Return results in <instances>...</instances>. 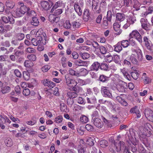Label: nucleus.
I'll use <instances>...</instances> for the list:
<instances>
[{
  "label": "nucleus",
  "instance_id": "nucleus-31",
  "mask_svg": "<svg viewBox=\"0 0 153 153\" xmlns=\"http://www.w3.org/2000/svg\"><path fill=\"white\" fill-rule=\"evenodd\" d=\"M98 3L97 1L93 0L92 2V9L94 11H96L97 12V10L98 7Z\"/></svg>",
  "mask_w": 153,
  "mask_h": 153
},
{
  "label": "nucleus",
  "instance_id": "nucleus-36",
  "mask_svg": "<svg viewBox=\"0 0 153 153\" xmlns=\"http://www.w3.org/2000/svg\"><path fill=\"white\" fill-rule=\"evenodd\" d=\"M138 150L139 153H146V150L145 149L143 146L141 144L138 146Z\"/></svg>",
  "mask_w": 153,
  "mask_h": 153
},
{
  "label": "nucleus",
  "instance_id": "nucleus-33",
  "mask_svg": "<svg viewBox=\"0 0 153 153\" xmlns=\"http://www.w3.org/2000/svg\"><path fill=\"white\" fill-rule=\"evenodd\" d=\"M68 97L70 98H74L76 97L77 96V94L74 92L69 91L67 93Z\"/></svg>",
  "mask_w": 153,
  "mask_h": 153
},
{
  "label": "nucleus",
  "instance_id": "nucleus-58",
  "mask_svg": "<svg viewBox=\"0 0 153 153\" xmlns=\"http://www.w3.org/2000/svg\"><path fill=\"white\" fill-rule=\"evenodd\" d=\"M30 93V91L28 88H26L23 90V94L25 96L29 95Z\"/></svg>",
  "mask_w": 153,
  "mask_h": 153
},
{
  "label": "nucleus",
  "instance_id": "nucleus-62",
  "mask_svg": "<svg viewBox=\"0 0 153 153\" xmlns=\"http://www.w3.org/2000/svg\"><path fill=\"white\" fill-rule=\"evenodd\" d=\"M113 58V60L116 63H118L119 62L120 58L119 56L117 55H114Z\"/></svg>",
  "mask_w": 153,
  "mask_h": 153
},
{
  "label": "nucleus",
  "instance_id": "nucleus-55",
  "mask_svg": "<svg viewBox=\"0 0 153 153\" xmlns=\"http://www.w3.org/2000/svg\"><path fill=\"white\" fill-rule=\"evenodd\" d=\"M123 1L124 4L127 7L130 6L132 4V0H124Z\"/></svg>",
  "mask_w": 153,
  "mask_h": 153
},
{
  "label": "nucleus",
  "instance_id": "nucleus-59",
  "mask_svg": "<svg viewBox=\"0 0 153 153\" xmlns=\"http://www.w3.org/2000/svg\"><path fill=\"white\" fill-rule=\"evenodd\" d=\"M14 73L17 77L21 78L22 76V73L18 69L15 70Z\"/></svg>",
  "mask_w": 153,
  "mask_h": 153
},
{
  "label": "nucleus",
  "instance_id": "nucleus-45",
  "mask_svg": "<svg viewBox=\"0 0 153 153\" xmlns=\"http://www.w3.org/2000/svg\"><path fill=\"white\" fill-rule=\"evenodd\" d=\"M99 48L100 49V52L101 54H105L106 53L107 50L105 47L101 45L100 46Z\"/></svg>",
  "mask_w": 153,
  "mask_h": 153
},
{
  "label": "nucleus",
  "instance_id": "nucleus-1",
  "mask_svg": "<svg viewBox=\"0 0 153 153\" xmlns=\"http://www.w3.org/2000/svg\"><path fill=\"white\" fill-rule=\"evenodd\" d=\"M134 51L136 53V54H132L130 56L129 59L132 63L137 65L143 59L142 51L140 49L134 50Z\"/></svg>",
  "mask_w": 153,
  "mask_h": 153
},
{
  "label": "nucleus",
  "instance_id": "nucleus-44",
  "mask_svg": "<svg viewBox=\"0 0 153 153\" xmlns=\"http://www.w3.org/2000/svg\"><path fill=\"white\" fill-rule=\"evenodd\" d=\"M10 88L9 86H5L2 88L1 91L3 94H5L10 92Z\"/></svg>",
  "mask_w": 153,
  "mask_h": 153
},
{
  "label": "nucleus",
  "instance_id": "nucleus-40",
  "mask_svg": "<svg viewBox=\"0 0 153 153\" xmlns=\"http://www.w3.org/2000/svg\"><path fill=\"white\" fill-rule=\"evenodd\" d=\"M80 120L81 122L83 123H85L88 122V119L87 117L85 115H82L80 118Z\"/></svg>",
  "mask_w": 153,
  "mask_h": 153
},
{
  "label": "nucleus",
  "instance_id": "nucleus-17",
  "mask_svg": "<svg viewBox=\"0 0 153 153\" xmlns=\"http://www.w3.org/2000/svg\"><path fill=\"white\" fill-rule=\"evenodd\" d=\"M83 18L84 21L87 22L90 18H91L90 16L89 10L88 9H85L84 11L83 15Z\"/></svg>",
  "mask_w": 153,
  "mask_h": 153
},
{
  "label": "nucleus",
  "instance_id": "nucleus-50",
  "mask_svg": "<svg viewBox=\"0 0 153 153\" xmlns=\"http://www.w3.org/2000/svg\"><path fill=\"white\" fill-rule=\"evenodd\" d=\"M25 36L23 33H18L16 35V39H17L19 42L22 40L24 38Z\"/></svg>",
  "mask_w": 153,
  "mask_h": 153
},
{
  "label": "nucleus",
  "instance_id": "nucleus-29",
  "mask_svg": "<svg viewBox=\"0 0 153 153\" xmlns=\"http://www.w3.org/2000/svg\"><path fill=\"white\" fill-rule=\"evenodd\" d=\"M5 4L7 8L10 9L13 8L15 6L14 3L10 0H7Z\"/></svg>",
  "mask_w": 153,
  "mask_h": 153
},
{
  "label": "nucleus",
  "instance_id": "nucleus-35",
  "mask_svg": "<svg viewBox=\"0 0 153 153\" xmlns=\"http://www.w3.org/2000/svg\"><path fill=\"white\" fill-rule=\"evenodd\" d=\"M95 142L94 138H89L87 140V144L90 146H92Z\"/></svg>",
  "mask_w": 153,
  "mask_h": 153
},
{
  "label": "nucleus",
  "instance_id": "nucleus-12",
  "mask_svg": "<svg viewBox=\"0 0 153 153\" xmlns=\"http://www.w3.org/2000/svg\"><path fill=\"white\" fill-rule=\"evenodd\" d=\"M106 9V3L105 1H102L100 4L99 9L97 10V13H99L101 12H104Z\"/></svg>",
  "mask_w": 153,
  "mask_h": 153
},
{
  "label": "nucleus",
  "instance_id": "nucleus-43",
  "mask_svg": "<svg viewBox=\"0 0 153 153\" xmlns=\"http://www.w3.org/2000/svg\"><path fill=\"white\" fill-rule=\"evenodd\" d=\"M23 76L24 79L26 80H28L30 78V75L27 71H24L23 72Z\"/></svg>",
  "mask_w": 153,
  "mask_h": 153
},
{
  "label": "nucleus",
  "instance_id": "nucleus-3",
  "mask_svg": "<svg viewBox=\"0 0 153 153\" xmlns=\"http://www.w3.org/2000/svg\"><path fill=\"white\" fill-rule=\"evenodd\" d=\"M112 13L110 10L107 12L106 16H105L103 19L102 25L105 28H106L108 25V22H111L112 19Z\"/></svg>",
  "mask_w": 153,
  "mask_h": 153
},
{
  "label": "nucleus",
  "instance_id": "nucleus-4",
  "mask_svg": "<svg viewBox=\"0 0 153 153\" xmlns=\"http://www.w3.org/2000/svg\"><path fill=\"white\" fill-rule=\"evenodd\" d=\"M126 19L127 23L123 26L125 29H126L130 25L133 24L136 21V17L133 14L127 16Z\"/></svg>",
  "mask_w": 153,
  "mask_h": 153
},
{
  "label": "nucleus",
  "instance_id": "nucleus-49",
  "mask_svg": "<svg viewBox=\"0 0 153 153\" xmlns=\"http://www.w3.org/2000/svg\"><path fill=\"white\" fill-rule=\"evenodd\" d=\"M63 11L61 9H58L53 11V12H51L52 13H53L54 15L55 16H58L61 14Z\"/></svg>",
  "mask_w": 153,
  "mask_h": 153
},
{
  "label": "nucleus",
  "instance_id": "nucleus-60",
  "mask_svg": "<svg viewBox=\"0 0 153 153\" xmlns=\"http://www.w3.org/2000/svg\"><path fill=\"white\" fill-rule=\"evenodd\" d=\"M142 78L144 79V83L145 84H147L151 82V80L149 77L147 76H144Z\"/></svg>",
  "mask_w": 153,
  "mask_h": 153
},
{
  "label": "nucleus",
  "instance_id": "nucleus-28",
  "mask_svg": "<svg viewBox=\"0 0 153 153\" xmlns=\"http://www.w3.org/2000/svg\"><path fill=\"white\" fill-rule=\"evenodd\" d=\"M86 99L88 103L94 104L96 102V98L93 95L90 96L89 97H86Z\"/></svg>",
  "mask_w": 153,
  "mask_h": 153
},
{
  "label": "nucleus",
  "instance_id": "nucleus-39",
  "mask_svg": "<svg viewBox=\"0 0 153 153\" xmlns=\"http://www.w3.org/2000/svg\"><path fill=\"white\" fill-rule=\"evenodd\" d=\"M79 55L81 56L82 59H87L90 57V55L87 53H79Z\"/></svg>",
  "mask_w": 153,
  "mask_h": 153
},
{
  "label": "nucleus",
  "instance_id": "nucleus-11",
  "mask_svg": "<svg viewBox=\"0 0 153 153\" xmlns=\"http://www.w3.org/2000/svg\"><path fill=\"white\" fill-rule=\"evenodd\" d=\"M65 79L66 83L69 86L73 87L75 85L77 84V82H76L75 80L71 79L67 76H65Z\"/></svg>",
  "mask_w": 153,
  "mask_h": 153
},
{
  "label": "nucleus",
  "instance_id": "nucleus-46",
  "mask_svg": "<svg viewBox=\"0 0 153 153\" xmlns=\"http://www.w3.org/2000/svg\"><path fill=\"white\" fill-rule=\"evenodd\" d=\"M131 74L132 77L135 80L137 79L139 76V73L136 72H132Z\"/></svg>",
  "mask_w": 153,
  "mask_h": 153
},
{
  "label": "nucleus",
  "instance_id": "nucleus-14",
  "mask_svg": "<svg viewBox=\"0 0 153 153\" xmlns=\"http://www.w3.org/2000/svg\"><path fill=\"white\" fill-rule=\"evenodd\" d=\"M145 116L148 119L153 120V111L149 109H146L144 111Z\"/></svg>",
  "mask_w": 153,
  "mask_h": 153
},
{
  "label": "nucleus",
  "instance_id": "nucleus-21",
  "mask_svg": "<svg viewBox=\"0 0 153 153\" xmlns=\"http://www.w3.org/2000/svg\"><path fill=\"white\" fill-rule=\"evenodd\" d=\"M130 112L131 113H135L138 118L140 117L141 115L140 111L137 108V107L135 106L134 107L132 108L130 111Z\"/></svg>",
  "mask_w": 153,
  "mask_h": 153
},
{
  "label": "nucleus",
  "instance_id": "nucleus-22",
  "mask_svg": "<svg viewBox=\"0 0 153 153\" xmlns=\"http://www.w3.org/2000/svg\"><path fill=\"white\" fill-rule=\"evenodd\" d=\"M88 62L84 61L81 60H78L75 61V64L76 65L79 66H87L88 65Z\"/></svg>",
  "mask_w": 153,
  "mask_h": 153
},
{
  "label": "nucleus",
  "instance_id": "nucleus-24",
  "mask_svg": "<svg viewBox=\"0 0 153 153\" xmlns=\"http://www.w3.org/2000/svg\"><path fill=\"white\" fill-rule=\"evenodd\" d=\"M116 20L120 22L123 21L125 19V15L123 13H117L116 15Z\"/></svg>",
  "mask_w": 153,
  "mask_h": 153
},
{
  "label": "nucleus",
  "instance_id": "nucleus-7",
  "mask_svg": "<svg viewBox=\"0 0 153 153\" xmlns=\"http://www.w3.org/2000/svg\"><path fill=\"white\" fill-rule=\"evenodd\" d=\"M130 36L132 38H135L139 43L142 42V36L137 30L133 31L130 34Z\"/></svg>",
  "mask_w": 153,
  "mask_h": 153
},
{
  "label": "nucleus",
  "instance_id": "nucleus-10",
  "mask_svg": "<svg viewBox=\"0 0 153 153\" xmlns=\"http://www.w3.org/2000/svg\"><path fill=\"white\" fill-rule=\"evenodd\" d=\"M150 126L149 123H146L145 124V127L143 128V134L147 137H149L152 134V132L148 126Z\"/></svg>",
  "mask_w": 153,
  "mask_h": 153
},
{
  "label": "nucleus",
  "instance_id": "nucleus-27",
  "mask_svg": "<svg viewBox=\"0 0 153 153\" xmlns=\"http://www.w3.org/2000/svg\"><path fill=\"white\" fill-rule=\"evenodd\" d=\"M116 99L123 105L126 106L128 105V104L127 102L121 97L119 96H117L116 97Z\"/></svg>",
  "mask_w": 153,
  "mask_h": 153
},
{
  "label": "nucleus",
  "instance_id": "nucleus-18",
  "mask_svg": "<svg viewBox=\"0 0 153 153\" xmlns=\"http://www.w3.org/2000/svg\"><path fill=\"white\" fill-rule=\"evenodd\" d=\"M110 76H107L104 74L100 75L99 79L100 82L102 83H107L110 79Z\"/></svg>",
  "mask_w": 153,
  "mask_h": 153
},
{
  "label": "nucleus",
  "instance_id": "nucleus-9",
  "mask_svg": "<svg viewBox=\"0 0 153 153\" xmlns=\"http://www.w3.org/2000/svg\"><path fill=\"white\" fill-rule=\"evenodd\" d=\"M140 22L143 28L146 31L150 30V25L146 19L142 18L141 19Z\"/></svg>",
  "mask_w": 153,
  "mask_h": 153
},
{
  "label": "nucleus",
  "instance_id": "nucleus-52",
  "mask_svg": "<svg viewBox=\"0 0 153 153\" xmlns=\"http://www.w3.org/2000/svg\"><path fill=\"white\" fill-rule=\"evenodd\" d=\"M113 59V57L110 54L107 55L105 58V60L108 63H110L111 62Z\"/></svg>",
  "mask_w": 153,
  "mask_h": 153
},
{
  "label": "nucleus",
  "instance_id": "nucleus-57",
  "mask_svg": "<svg viewBox=\"0 0 153 153\" xmlns=\"http://www.w3.org/2000/svg\"><path fill=\"white\" fill-rule=\"evenodd\" d=\"M27 57L30 60L33 61H35L36 58V55L34 54L29 55Z\"/></svg>",
  "mask_w": 153,
  "mask_h": 153
},
{
  "label": "nucleus",
  "instance_id": "nucleus-26",
  "mask_svg": "<svg viewBox=\"0 0 153 153\" xmlns=\"http://www.w3.org/2000/svg\"><path fill=\"white\" fill-rule=\"evenodd\" d=\"M30 23L31 25L33 26H37L39 25V22L37 17L33 16Z\"/></svg>",
  "mask_w": 153,
  "mask_h": 153
},
{
  "label": "nucleus",
  "instance_id": "nucleus-38",
  "mask_svg": "<svg viewBox=\"0 0 153 153\" xmlns=\"http://www.w3.org/2000/svg\"><path fill=\"white\" fill-rule=\"evenodd\" d=\"M119 42L121 46L124 48L128 47L129 45V42L128 40H123Z\"/></svg>",
  "mask_w": 153,
  "mask_h": 153
},
{
  "label": "nucleus",
  "instance_id": "nucleus-19",
  "mask_svg": "<svg viewBox=\"0 0 153 153\" xmlns=\"http://www.w3.org/2000/svg\"><path fill=\"white\" fill-rule=\"evenodd\" d=\"M49 20L52 23H57L59 21V18L55 16L53 14H50L49 16Z\"/></svg>",
  "mask_w": 153,
  "mask_h": 153
},
{
  "label": "nucleus",
  "instance_id": "nucleus-42",
  "mask_svg": "<svg viewBox=\"0 0 153 153\" xmlns=\"http://www.w3.org/2000/svg\"><path fill=\"white\" fill-rule=\"evenodd\" d=\"M99 143L100 146L103 148H104L108 146V142L104 140H101L100 141Z\"/></svg>",
  "mask_w": 153,
  "mask_h": 153
},
{
  "label": "nucleus",
  "instance_id": "nucleus-5",
  "mask_svg": "<svg viewBox=\"0 0 153 153\" xmlns=\"http://www.w3.org/2000/svg\"><path fill=\"white\" fill-rule=\"evenodd\" d=\"M143 42L146 47L153 54V45L149 39L146 36L143 38Z\"/></svg>",
  "mask_w": 153,
  "mask_h": 153
},
{
  "label": "nucleus",
  "instance_id": "nucleus-41",
  "mask_svg": "<svg viewBox=\"0 0 153 153\" xmlns=\"http://www.w3.org/2000/svg\"><path fill=\"white\" fill-rule=\"evenodd\" d=\"M24 65L26 67H31L33 65V63L30 60H26L24 62Z\"/></svg>",
  "mask_w": 153,
  "mask_h": 153
},
{
  "label": "nucleus",
  "instance_id": "nucleus-23",
  "mask_svg": "<svg viewBox=\"0 0 153 153\" xmlns=\"http://www.w3.org/2000/svg\"><path fill=\"white\" fill-rule=\"evenodd\" d=\"M113 27L114 30L117 32L116 34L119 35L121 33L122 31L120 30V25L118 23H114L113 25Z\"/></svg>",
  "mask_w": 153,
  "mask_h": 153
},
{
  "label": "nucleus",
  "instance_id": "nucleus-54",
  "mask_svg": "<svg viewBox=\"0 0 153 153\" xmlns=\"http://www.w3.org/2000/svg\"><path fill=\"white\" fill-rule=\"evenodd\" d=\"M63 118L62 116L59 115L55 118V122L57 123H60L62 120Z\"/></svg>",
  "mask_w": 153,
  "mask_h": 153
},
{
  "label": "nucleus",
  "instance_id": "nucleus-15",
  "mask_svg": "<svg viewBox=\"0 0 153 153\" xmlns=\"http://www.w3.org/2000/svg\"><path fill=\"white\" fill-rule=\"evenodd\" d=\"M42 83L45 85V86H48L50 88H52L54 87L55 86V83L50 82L48 80L46 79H44L42 81Z\"/></svg>",
  "mask_w": 153,
  "mask_h": 153
},
{
  "label": "nucleus",
  "instance_id": "nucleus-61",
  "mask_svg": "<svg viewBox=\"0 0 153 153\" xmlns=\"http://www.w3.org/2000/svg\"><path fill=\"white\" fill-rule=\"evenodd\" d=\"M133 8L135 9L136 11L138 10H140V4L139 2L137 1L136 3L134 4L133 5Z\"/></svg>",
  "mask_w": 153,
  "mask_h": 153
},
{
  "label": "nucleus",
  "instance_id": "nucleus-63",
  "mask_svg": "<svg viewBox=\"0 0 153 153\" xmlns=\"http://www.w3.org/2000/svg\"><path fill=\"white\" fill-rule=\"evenodd\" d=\"M16 14L17 16L19 17H21L23 15L22 12L20 10V9L18 8L16 10Z\"/></svg>",
  "mask_w": 153,
  "mask_h": 153
},
{
  "label": "nucleus",
  "instance_id": "nucleus-56",
  "mask_svg": "<svg viewBox=\"0 0 153 153\" xmlns=\"http://www.w3.org/2000/svg\"><path fill=\"white\" fill-rule=\"evenodd\" d=\"M80 23L76 21H74L72 23V26L74 28L78 27L80 25Z\"/></svg>",
  "mask_w": 153,
  "mask_h": 153
},
{
  "label": "nucleus",
  "instance_id": "nucleus-37",
  "mask_svg": "<svg viewBox=\"0 0 153 153\" xmlns=\"http://www.w3.org/2000/svg\"><path fill=\"white\" fill-rule=\"evenodd\" d=\"M19 9L21 11V12H22V13H23V14L24 15L26 12H27V13L29 8L27 7L25 5H23L21 6Z\"/></svg>",
  "mask_w": 153,
  "mask_h": 153
},
{
  "label": "nucleus",
  "instance_id": "nucleus-30",
  "mask_svg": "<svg viewBox=\"0 0 153 153\" xmlns=\"http://www.w3.org/2000/svg\"><path fill=\"white\" fill-rule=\"evenodd\" d=\"M88 71L85 68H81L79 70L78 74L79 75L85 76L88 74Z\"/></svg>",
  "mask_w": 153,
  "mask_h": 153
},
{
  "label": "nucleus",
  "instance_id": "nucleus-48",
  "mask_svg": "<svg viewBox=\"0 0 153 153\" xmlns=\"http://www.w3.org/2000/svg\"><path fill=\"white\" fill-rule=\"evenodd\" d=\"M24 54L22 51H17L14 53V54L17 57H19Z\"/></svg>",
  "mask_w": 153,
  "mask_h": 153
},
{
  "label": "nucleus",
  "instance_id": "nucleus-20",
  "mask_svg": "<svg viewBox=\"0 0 153 153\" xmlns=\"http://www.w3.org/2000/svg\"><path fill=\"white\" fill-rule=\"evenodd\" d=\"M115 145L116 146V148L117 149V152H119L121 151L122 148L125 149L126 147L125 146V143L123 141H120L119 143L117 145L115 144Z\"/></svg>",
  "mask_w": 153,
  "mask_h": 153
},
{
  "label": "nucleus",
  "instance_id": "nucleus-6",
  "mask_svg": "<svg viewBox=\"0 0 153 153\" xmlns=\"http://www.w3.org/2000/svg\"><path fill=\"white\" fill-rule=\"evenodd\" d=\"M101 92L104 97L112 98V96L109 90V87L102 86L101 87Z\"/></svg>",
  "mask_w": 153,
  "mask_h": 153
},
{
  "label": "nucleus",
  "instance_id": "nucleus-2",
  "mask_svg": "<svg viewBox=\"0 0 153 153\" xmlns=\"http://www.w3.org/2000/svg\"><path fill=\"white\" fill-rule=\"evenodd\" d=\"M128 137L129 140L127 141L128 143L129 144L128 146L129 148V149L132 152L134 153L137 150V149L136 146V144L134 141L136 140V138L134 136L133 137L131 135H130V136H128Z\"/></svg>",
  "mask_w": 153,
  "mask_h": 153
},
{
  "label": "nucleus",
  "instance_id": "nucleus-34",
  "mask_svg": "<svg viewBox=\"0 0 153 153\" xmlns=\"http://www.w3.org/2000/svg\"><path fill=\"white\" fill-rule=\"evenodd\" d=\"M114 51L117 52H120L122 49V48L120 44V42H118L115 46Z\"/></svg>",
  "mask_w": 153,
  "mask_h": 153
},
{
  "label": "nucleus",
  "instance_id": "nucleus-47",
  "mask_svg": "<svg viewBox=\"0 0 153 153\" xmlns=\"http://www.w3.org/2000/svg\"><path fill=\"white\" fill-rule=\"evenodd\" d=\"M153 11V7H149L148 10L144 13L143 15L146 16L148 14H151Z\"/></svg>",
  "mask_w": 153,
  "mask_h": 153
},
{
  "label": "nucleus",
  "instance_id": "nucleus-64",
  "mask_svg": "<svg viewBox=\"0 0 153 153\" xmlns=\"http://www.w3.org/2000/svg\"><path fill=\"white\" fill-rule=\"evenodd\" d=\"M19 42H20L17 39H14L12 40L11 42V43L12 44L14 45V46H17L19 45Z\"/></svg>",
  "mask_w": 153,
  "mask_h": 153
},
{
  "label": "nucleus",
  "instance_id": "nucleus-25",
  "mask_svg": "<svg viewBox=\"0 0 153 153\" xmlns=\"http://www.w3.org/2000/svg\"><path fill=\"white\" fill-rule=\"evenodd\" d=\"M74 9L76 12L77 13L79 16L82 15V10L80 6L76 3H75L74 5Z\"/></svg>",
  "mask_w": 153,
  "mask_h": 153
},
{
  "label": "nucleus",
  "instance_id": "nucleus-8",
  "mask_svg": "<svg viewBox=\"0 0 153 153\" xmlns=\"http://www.w3.org/2000/svg\"><path fill=\"white\" fill-rule=\"evenodd\" d=\"M42 7L45 10H48L53 5V3L51 1V0H48V1H42L41 3Z\"/></svg>",
  "mask_w": 153,
  "mask_h": 153
},
{
  "label": "nucleus",
  "instance_id": "nucleus-51",
  "mask_svg": "<svg viewBox=\"0 0 153 153\" xmlns=\"http://www.w3.org/2000/svg\"><path fill=\"white\" fill-rule=\"evenodd\" d=\"M85 128L87 131H92L94 130L93 127L89 124H87L86 125Z\"/></svg>",
  "mask_w": 153,
  "mask_h": 153
},
{
  "label": "nucleus",
  "instance_id": "nucleus-32",
  "mask_svg": "<svg viewBox=\"0 0 153 153\" xmlns=\"http://www.w3.org/2000/svg\"><path fill=\"white\" fill-rule=\"evenodd\" d=\"M100 68L101 70L107 71L108 70L109 66L106 63H102L100 64Z\"/></svg>",
  "mask_w": 153,
  "mask_h": 153
},
{
  "label": "nucleus",
  "instance_id": "nucleus-13",
  "mask_svg": "<svg viewBox=\"0 0 153 153\" xmlns=\"http://www.w3.org/2000/svg\"><path fill=\"white\" fill-rule=\"evenodd\" d=\"M91 122L94 125L99 128H101L103 126L102 123L101 122V120L98 118L95 117L93 118Z\"/></svg>",
  "mask_w": 153,
  "mask_h": 153
},
{
  "label": "nucleus",
  "instance_id": "nucleus-16",
  "mask_svg": "<svg viewBox=\"0 0 153 153\" xmlns=\"http://www.w3.org/2000/svg\"><path fill=\"white\" fill-rule=\"evenodd\" d=\"M100 66V64L98 62H94L90 67L91 71H97Z\"/></svg>",
  "mask_w": 153,
  "mask_h": 153
},
{
  "label": "nucleus",
  "instance_id": "nucleus-53",
  "mask_svg": "<svg viewBox=\"0 0 153 153\" xmlns=\"http://www.w3.org/2000/svg\"><path fill=\"white\" fill-rule=\"evenodd\" d=\"M77 84H76L73 87L72 89L76 93H78L79 92L80 90V88L77 85H76Z\"/></svg>",
  "mask_w": 153,
  "mask_h": 153
}]
</instances>
